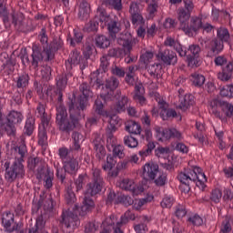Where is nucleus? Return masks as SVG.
<instances>
[{
    "label": "nucleus",
    "instance_id": "0e129e2a",
    "mask_svg": "<svg viewBox=\"0 0 233 233\" xmlns=\"http://www.w3.org/2000/svg\"><path fill=\"white\" fill-rule=\"evenodd\" d=\"M116 216L111 215L109 218H106L105 222L103 223V228L100 233H111L112 232V226H114V219Z\"/></svg>",
    "mask_w": 233,
    "mask_h": 233
},
{
    "label": "nucleus",
    "instance_id": "9d476101",
    "mask_svg": "<svg viewBox=\"0 0 233 233\" xmlns=\"http://www.w3.org/2000/svg\"><path fill=\"white\" fill-rule=\"evenodd\" d=\"M71 76H68L65 74H60L56 78V86H49L47 87L46 96H49V92L51 93V99H56L57 103H63V94L65 93V90L66 88V85H68V79H70Z\"/></svg>",
    "mask_w": 233,
    "mask_h": 233
},
{
    "label": "nucleus",
    "instance_id": "dca6fc26",
    "mask_svg": "<svg viewBox=\"0 0 233 233\" xmlns=\"http://www.w3.org/2000/svg\"><path fill=\"white\" fill-rule=\"evenodd\" d=\"M201 46L198 44H192L188 46L185 57H187V66L198 68L201 66Z\"/></svg>",
    "mask_w": 233,
    "mask_h": 233
},
{
    "label": "nucleus",
    "instance_id": "864d4df0",
    "mask_svg": "<svg viewBox=\"0 0 233 233\" xmlns=\"http://www.w3.org/2000/svg\"><path fill=\"white\" fill-rule=\"evenodd\" d=\"M35 128V120L32 117H29L25 120V125L24 127V135L25 136H32L34 134V130Z\"/></svg>",
    "mask_w": 233,
    "mask_h": 233
},
{
    "label": "nucleus",
    "instance_id": "052dcab7",
    "mask_svg": "<svg viewBox=\"0 0 233 233\" xmlns=\"http://www.w3.org/2000/svg\"><path fill=\"white\" fill-rule=\"evenodd\" d=\"M115 131H106V148L109 152H112V148L117 147L116 137H114Z\"/></svg>",
    "mask_w": 233,
    "mask_h": 233
},
{
    "label": "nucleus",
    "instance_id": "ddd939ff",
    "mask_svg": "<svg viewBox=\"0 0 233 233\" xmlns=\"http://www.w3.org/2000/svg\"><path fill=\"white\" fill-rule=\"evenodd\" d=\"M180 23L179 30H183L186 35L188 37H193L198 34L199 30L203 26V20L198 16H192L190 19L178 20ZM188 21L189 25H188Z\"/></svg>",
    "mask_w": 233,
    "mask_h": 233
},
{
    "label": "nucleus",
    "instance_id": "f704fd0d",
    "mask_svg": "<svg viewBox=\"0 0 233 233\" xmlns=\"http://www.w3.org/2000/svg\"><path fill=\"white\" fill-rule=\"evenodd\" d=\"M35 114H37V117L41 118V123L44 127L50 125V119L48 118V114H46V106L45 104L38 103Z\"/></svg>",
    "mask_w": 233,
    "mask_h": 233
},
{
    "label": "nucleus",
    "instance_id": "4c0bfd02",
    "mask_svg": "<svg viewBox=\"0 0 233 233\" xmlns=\"http://www.w3.org/2000/svg\"><path fill=\"white\" fill-rule=\"evenodd\" d=\"M95 46L100 50H106L110 46V38L104 35H96L94 39Z\"/></svg>",
    "mask_w": 233,
    "mask_h": 233
},
{
    "label": "nucleus",
    "instance_id": "39448f33",
    "mask_svg": "<svg viewBox=\"0 0 233 233\" xmlns=\"http://www.w3.org/2000/svg\"><path fill=\"white\" fill-rule=\"evenodd\" d=\"M79 92L82 93L78 97L76 96V93H73L68 96L67 103L74 104V106L76 108H78L82 110V112H85L86 110V107L88 106V99L91 97H94V92H92V88L90 87V85L86 82H83L79 86Z\"/></svg>",
    "mask_w": 233,
    "mask_h": 233
},
{
    "label": "nucleus",
    "instance_id": "b1692460",
    "mask_svg": "<svg viewBox=\"0 0 233 233\" xmlns=\"http://www.w3.org/2000/svg\"><path fill=\"white\" fill-rule=\"evenodd\" d=\"M157 58L164 65L170 66V65L177 64V55L170 49L161 50L157 53Z\"/></svg>",
    "mask_w": 233,
    "mask_h": 233
},
{
    "label": "nucleus",
    "instance_id": "c03bdc74",
    "mask_svg": "<svg viewBox=\"0 0 233 233\" xmlns=\"http://www.w3.org/2000/svg\"><path fill=\"white\" fill-rule=\"evenodd\" d=\"M160 117L163 119V121H168V119H175L177 117H179V121H181L182 119L181 115L177 114V112L174 108H167L165 110H161Z\"/></svg>",
    "mask_w": 233,
    "mask_h": 233
},
{
    "label": "nucleus",
    "instance_id": "79ce46f5",
    "mask_svg": "<svg viewBox=\"0 0 233 233\" xmlns=\"http://www.w3.org/2000/svg\"><path fill=\"white\" fill-rule=\"evenodd\" d=\"M233 74V61L227 62L226 66L223 67L222 73L218 74L220 81H228Z\"/></svg>",
    "mask_w": 233,
    "mask_h": 233
},
{
    "label": "nucleus",
    "instance_id": "f257e3e1",
    "mask_svg": "<svg viewBox=\"0 0 233 233\" xmlns=\"http://www.w3.org/2000/svg\"><path fill=\"white\" fill-rule=\"evenodd\" d=\"M103 188H105V178H103L101 169H92L91 182L86 185V189L84 193L83 205L79 210V216H86L88 212H92V210L96 208V203L94 202V199H92V197L97 196Z\"/></svg>",
    "mask_w": 233,
    "mask_h": 233
},
{
    "label": "nucleus",
    "instance_id": "4d7b16f0",
    "mask_svg": "<svg viewBox=\"0 0 233 233\" xmlns=\"http://www.w3.org/2000/svg\"><path fill=\"white\" fill-rule=\"evenodd\" d=\"M187 222L193 227H203L205 223L203 218H201V216H199L198 214L189 216L187 219Z\"/></svg>",
    "mask_w": 233,
    "mask_h": 233
},
{
    "label": "nucleus",
    "instance_id": "338daca9",
    "mask_svg": "<svg viewBox=\"0 0 233 233\" xmlns=\"http://www.w3.org/2000/svg\"><path fill=\"white\" fill-rule=\"evenodd\" d=\"M43 208L46 212H52V210H54V198H52V196L49 197H46L45 195L43 196Z\"/></svg>",
    "mask_w": 233,
    "mask_h": 233
},
{
    "label": "nucleus",
    "instance_id": "bf43d9fd",
    "mask_svg": "<svg viewBox=\"0 0 233 233\" xmlns=\"http://www.w3.org/2000/svg\"><path fill=\"white\" fill-rule=\"evenodd\" d=\"M127 105H128V97L122 96L116 104L115 110L117 114H121L127 110Z\"/></svg>",
    "mask_w": 233,
    "mask_h": 233
},
{
    "label": "nucleus",
    "instance_id": "5701e85b",
    "mask_svg": "<svg viewBox=\"0 0 233 233\" xmlns=\"http://www.w3.org/2000/svg\"><path fill=\"white\" fill-rule=\"evenodd\" d=\"M225 44L218 38H213L210 41L205 42V50L207 52V57H216L223 52Z\"/></svg>",
    "mask_w": 233,
    "mask_h": 233
},
{
    "label": "nucleus",
    "instance_id": "7c9ffc66",
    "mask_svg": "<svg viewBox=\"0 0 233 233\" xmlns=\"http://www.w3.org/2000/svg\"><path fill=\"white\" fill-rule=\"evenodd\" d=\"M46 128H48V126H39L37 135V143L44 152L48 148V135L46 133Z\"/></svg>",
    "mask_w": 233,
    "mask_h": 233
},
{
    "label": "nucleus",
    "instance_id": "4468645a",
    "mask_svg": "<svg viewBox=\"0 0 233 233\" xmlns=\"http://www.w3.org/2000/svg\"><path fill=\"white\" fill-rule=\"evenodd\" d=\"M134 76L135 75L126 74L125 81L129 86H135L133 99L143 106V105H147V98L145 97V86H143L142 83L136 84V78Z\"/></svg>",
    "mask_w": 233,
    "mask_h": 233
},
{
    "label": "nucleus",
    "instance_id": "423d86ee",
    "mask_svg": "<svg viewBox=\"0 0 233 233\" xmlns=\"http://www.w3.org/2000/svg\"><path fill=\"white\" fill-rule=\"evenodd\" d=\"M18 57L21 59L22 65L24 66H28L31 65L35 72L39 70V66H41V63H43V59H45L43 51H41V47L37 46H32V54L30 56H28V51L24 49L20 52Z\"/></svg>",
    "mask_w": 233,
    "mask_h": 233
},
{
    "label": "nucleus",
    "instance_id": "a18cd8bd",
    "mask_svg": "<svg viewBox=\"0 0 233 233\" xmlns=\"http://www.w3.org/2000/svg\"><path fill=\"white\" fill-rule=\"evenodd\" d=\"M94 50H96V47H94L93 46L87 45L84 46L82 51V66L88 67V59L92 57V54H94Z\"/></svg>",
    "mask_w": 233,
    "mask_h": 233
},
{
    "label": "nucleus",
    "instance_id": "13d9d810",
    "mask_svg": "<svg viewBox=\"0 0 233 233\" xmlns=\"http://www.w3.org/2000/svg\"><path fill=\"white\" fill-rule=\"evenodd\" d=\"M121 119H119V116L113 115L109 118V126L107 127V131L108 132H116L117 127H121V124L119 122Z\"/></svg>",
    "mask_w": 233,
    "mask_h": 233
},
{
    "label": "nucleus",
    "instance_id": "20e7f679",
    "mask_svg": "<svg viewBox=\"0 0 233 233\" xmlns=\"http://www.w3.org/2000/svg\"><path fill=\"white\" fill-rule=\"evenodd\" d=\"M15 151L17 152L18 157L15 158L12 165L10 162H5L4 167L5 168V179L7 183H14L15 179L25 177V157L28 154L26 144L23 141L19 146L15 147Z\"/></svg>",
    "mask_w": 233,
    "mask_h": 233
},
{
    "label": "nucleus",
    "instance_id": "09e8293b",
    "mask_svg": "<svg viewBox=\"0 0 233 233\" xmlns=\"http://www.w3.org/2000/svg\"><path fill=\"white\" fill-rule=\"evenodd\" d=\"M45 227V221L43 220V216H40L36 218L35 224L33 228H30L27 230L21 229L19 233H39V230L43 229Z\"/></svg>",
    "mask_w": 233,
    "mask_h": 233
},
{
    "label": "nucleus",
    "instance_id": "2eb2a0df",
    "mask_svg": "<svg viewBox=\"0 0 233 233\" xmlns=\"http://www.w3.org/2000/svg\"><path fill=\"white\" fill-rule=\"evenodd\" d=\"M63 48H65V41H63L61 35H54L49 45L43 48V52L46 54L45 61H54L56 52H59Z\"/></svg>",
    "mask_w": 233,
    "mask_h": 233
},
{
    "label": "nucleus",
    "instance_id": "a211bd4d",
    "mask_svg": "<svg viewBox=\"0 0 233 233\" xmlns=\"http://www.w3.org/2000/svg\"><path fill=\"white\" fill-rule=\"evenodd\" d=\"M117 86H119V79L116 76H111L109 79L106 80V84L100 93V97L103 99L104 103L114 99V94Z\"/></svg>",
    "mask_w": 233,
    "mask_h": 233
},
{
    "label": "nucleus",
    "instance_id": "aec40b11",
    "mask_svg": "<svg viewBox=\"0 0 233 233\" xmlns=\"http://www.w3.org/2000/svg\"><path fill=\"white\" fill-rule=\"evenodd\" d=\"M59 222L63 228L67 229V232H72L74 227L79 225V218L77 217V214L67 209L62 212Z\"/></svg>",
    "mask_w": 233,
    "mask_h": 233
},
{
    "label": "nucleus",
    "instance_id": "6e6d98bb",
    "mask_svg": "<svg viewBox=\"0 0 233 233\" xmlns=\"http://www.w3.org/2000/svg\"><path fill=\"white\" fill-rule=\"evenodd\" d=\"M102 5L105 6H110L116 10L117 12L123 10V3L122 0H101Z\"/></svg>",
    "mask_w": 233,
    "mask_h": 233
},
{
    "label": "nucleus",
    "instance_id": "ea45409f",
    "mask_svg": "<svg viewBox=\"0 0 233 233\" xmlns=\"http://www.w3.org/2000/svg\"><path fill=\"white\" fill-rule=\"evenodd\" d=\"M73 144L71 146V150H75V152H81V145L85 139H83V134L74 131L72 133Z\"/></svg>",
    "mask_w": 233,
    "mask_h": 233
},
{
    "label": "nucleus",
    "instance_id": "680f3d73",
    "mask_svg": "<svg viewBox=\"0 0 233 233\" xmlns=\"http://www.w3.org/2000/svg\"><path fill=\"white\" fill-rule=\"evenodd\" d=\"M192 83L194 86H198V88H201L205 85V76L199 74V73H193L191 75Z\"/></svg>",
    "mask_w": 233,
    "mask_h": 233
},
{
    "label": "nucleus",
    "instance_id": "f03ea898",
    "mask_svg": "<svg viewBox=\"0 0 233 233\" xmlns=\"http://www.w3.org/2000/svg\"><path fill=\"white\" fill-rule=\"evenodd\" d=\"M66 105L69 110V116L65 107L58 106L56 107V123L60 132L70 134V132H74L77 125H79V117H81V112H83V110L76 107L72 100L71 102H67Z\"/></svg>",
    "mask_w": 233,
    "mask_h": 233
},
{
    "label": "nucleus",
    "instance_id": "774afa93",
    "mask_svg": "<svg viewBox=\"0 0 233 233\" xmlns=\"http://www.w3.org/2000/svg\"><path fill=\"white\" fill-rule=\"evenodd\" d=\"M124 52H125V48L124 47L123 48L113 47V48H110L107 51V54L104 55V56H106L107 59H108V57L119 58V57H123Z\"/></svg>",
    "mask_w": 233,
    "mask_h": 233
},
{
    "label": "nucleus",
    "instance_id": "a878e982",
    "mask_svg": "<svg viewBox=\"0 0 233 233\" xmlns=\"http://www.w3.org/2000/svg\"><path fill=\"white\" fill-rule=\"evenodd\" d=\"M144 133L147 144L146 147L138 152V155L140 156V157H142V159H144V157H148V156H150L154 151V148H156V143L152 141V130L150 129V127L146 128Z\"/></svg>",
    "mask_w": 233,
    "mask_h": 233
},
{
    "label": "nucleus",
    "instance_id": "c9c22d12",
    "mask_svg": "<svg viewBox=\"0 0 233 233\" xmlns=\"http://www.w3.org/2000/svg\"><path fill=\"white\" fill-rule=\"evenodd\" d=\"M89 84L93 88H96V90H99L103 87H105V78H103V76L99 73H92L90 75V81Z\"/></svg>",
    "mask_w": 233,
    "mask_h": 233
},
{
    "label": "nucleus",
    "instance_id": "393cba45",
    "mask_svg": "<svg viewBox=\"0 0 233 233\" xmlns=\"http://www.w3.org/2000/svg\"><path fill=\"white\" fill-rule=\"evenodd\" d=\"M183 6L177 9L178 21L190 19L192 12H194V2L192 0H182Z\"/></svg>",
    "mask_w": 233,
    "mask_h": 233
},
{
    "label": "nucleus",
    "instance_id": "e2e57ef3",
    "mask_svg": "<svg viewBox=\"0 0 233 233\" xmlns=\"http://www.w3.org/2000/svg\"><path fill=\"white\" fill-rule=\"evenodd\" d=\"M88 176L86 173L80 174L78 177L75 180V186L76 188V192H80V190H83L85 186L86 185V177Z\"/></svg>",
    "mask_w": 233,
    "mask_h": 233
},
{
    "label": "nucleus",
    "instance_id": "0eeeda50",
    "mask_svg": "<svg viewBox=\"0 0 233 233\" xmlns=\"http://www.w3.org/2000/svg\"><path fill=\"white\" fill-rule=\"evenodd\" d=\"M210 110L213 116L220 121H227L228 117H233V105L228 101L215 98L210 102Z\"/></svg>",
    "mask_w": 233,
    "mask_h": 233
},
{
    "label": "nucleus",
    "instance_id": "69168bd1",
    "mask_svg": "<svg viewBox=\"0 0 233 233\" xmlns=\"http://www.w3.org/2000/svg\"><path fill=\"white\" fill-rule=\"evenodd\" d=\"M124 145L127 148H137L139 141L137 138L132 137V135L124 137Z\"/></svg>",
    "mask_w": 233,
    "mask_h": 233
},
{
    "label": "nucleus",
    "instance_id": "603ef678",
    "mask_svg": "<svg viewBox=\"0 0 233 233\" xmlns=\"http://www.w3.org/2000/svg\"><path fill=\"white\" fill-rule=\"evenodd\" d=\"M105 103L106 102H103V98L101 96L95 100L93 110L97 114V116H105Z\"/></svg>",
    "mask_w": 233,
    "mask_h": 233
},
{
    "label": "nucleus",
    "instance_id": "cd10ccee",
    "mask_svg": "<svg viewBox=\"0 0 233 233\" xmlns=\"http://www.w3.org/2000/svg\"><path fill=\"white\" fill-rule=\"evenodd\" d=\"M159 172V166L154 162L146 164L143 167V178L146 181L156 179V176Z\"/></svg>",
    "mask_w": 233,
    "mask_h": 233
},
{
    "label": "nucleus",
    "instance_id": "c756f323",
    "mask_svg": "<svg viewBox=\"0 0 233 233\" xmlns=\"http://www.w3.org/2000/svg\"><path fill=\"white\" fill-rule=\"evenodd\" d=\"M122 46L124 48V56H127L125 62L127 65H130V63H136L137 61V56H132L130 53L132 52V38L124 39Z\"/></svg>",
    "mask_w": 233,
    "mask_h": 233
},
{
    "label": "nucleus",
    "instance_id": "7ed1b4c3",
    "mask_svg": "<svg viewBox=\"0 0 233 233\" xmlns=\"http://www.w3.org/2000/svg\"><path fill=\"white\" fill-rule=\"evenodd\" d=\"M177 179L179 181V190L184 194H188L192 183H196V187L202 192H205L207 184L203 181H207V176L203 172V169L198 166H192L190 168L185 169L177 174Z\"/></svg>",
    "mask_w": 233,
    "mask_h": 233
},
{
    "label": "nucleus",
    "instance_id": "6ab92c4d",
    "mask_svg": "<svg viewBox=\"0 0 233 233\" xmlns=\"http://www.w3.org/2000/svg\"><path fill=\"white\" fill-rule=\"evenodd\" d=\"M15 59L12 58L8 53L0 54V76H12L15 72Z\"/></svg>",
    "mask_w": 233,
    "mask_h": 233
},
{
    "label": "nucleus",
    "instance_id": "1a4fd4ad",
    "mask_svg": "<svg viewBox=\"0 0 233 233\" xmlns=\"http://www.w3.org/2000/svg\"><path fill=\"white\" fill-rule=\"evenodd\" d=\"M100 23L106 26L109 37L116 39L121 30V23L117 16H111L106 14V10L101 9L97 12Z\"/></svg>",
    "mask_w": 233,
    "mask_h": 233
},
{
    "label": "nucleus",
    "instance_id": "c85d7f7f",
    "mask_svg": "<svg viewBox=\"0 0 233 233\" xmlns=\"http://www.w3.org/2000/svg\"><path fill=\"white\" fill-rule=\"evenodd\" d=\"M120 187L123 190H128L133 196H139L143 192V187L137 186L133 180L125 178L120 183Z\"/></svg>",
    "mask_w": 233,
    "mask_h": 233
},
{
    "label": "nucleus",
    "instance_id": "a19ab883",
    "mask_svg": "<svg viewBox=\"0 0 233 233\" xmlns=\"http://www.w3.org/2000/svg\"><path fill=\"white\" fill-rule=\"evenodd\" d=\"M147 72L151 76V77H154L155 79H159V77L163 76V65H161L160 63L149 65Z\"/></svg>",
    "mask_w": 233,
    "mask_h": 233
},
{
    "label": "nucleus",
    "instance_id": "f8f14e48",
    "mask_svg": "<svg viewBox=\"0 0 233 233\" xmlns=\"http://www.w3.org/2000/svg\"><path fill=\"white\" fill-rule=\"evenodd\" d=\"M156 138L163 143V141H170V139H177V141H183V133L176 127H161L157 126L155 127Z\"/></svg>",
    "mask_w": 233,
    "mask_h": 233
},
{
    "label": "nucleus",
    "instance_id": "72a5a7b5",
    "mask_svg": "<svg viewBox=\"0 0 233 233\" xmlns=\"http://www.w3.org/2000/svg\"><path fill=\"white\" fill-rule=\"evenodd\" d=\"M15 86L19 90H26L28 85H30V76L28 73L18 74L17 77L15 80Z\"/></svg>",
    "mask_w": 233,
    "mask_h": 233
},
{
    "label": "nucleus",
    "instance_id": "de8ad7c7",
    "mask_svg": "<svg viewBox=\"0 0 233 233\" xmlns=\"http://www.w3.org/2000/svg\"><path fill=\"white\" fill-rule=\"evenodd\" d=\"M215 39H218V41H221V43H228L230 41V33L228 32V29L227 27H218L217 29V37Z\"/></svg>",
    "mask_w": 233,
    "mask_h": 233
},
{
    "label": "nucleus",
    "instance_id": "bb28decb",
    "mask_svg": "<svg viewBox=\"0 0 233 233\" xmlns=\"http://www.w3.org/2000/svg\"><path fill=\"white\" fill-rule=\"evenodd\" d=\"M164 46L174 48V50L178 53L180 57H185V56H187V47L183 46L179 40H176V38L172 36H167L166 38V40L164 41Z\"/></svg>",
    "mask_w": 233,
    "mask_h": 233
},
{
    "label": "nucleus",
    "instance_id": "8fccbe9b",
    "mask_svg": "<svg viewBox=\"0 0 233 233\" xmlns=\"http://www.w3.org/2000/svg\"><path fill=\"white\" fill-rule=\"evenodd\" d=\"M126 131L129 134H135L136 136H137L141 134V126L139 125V123L134 120H129L126 124Z\"/></svg>",
    "mask_w": 233,
    "mask_h": 233
},
{
    "label": "nucleus",
    "instance_id": "4be33fe9",
    "mask_svg": "<svg viewBox=\"0 0 233 233\" xmlns=\"http://www.w3.org/2000/svg\"><path fill=\"white\" fill-rule=\"evenodd\" d=\"M15 216L11 211H5L2 213V226L6 232H21V225L17 222H14Z\"/></svg>",
    "mask_w": 233,
    "mask_h": 233
},
{
    "label": "nucleus",
    "instance_id": "2f4dec72",
    "mask_svg": "<svg viewBox=\"0 0 233 233\" xmlns=\"http://www.w3.org/2000/svg\"><path fill=\"white\" fill-rule=\"evenodd\" d=\"M83 33L79 29H74L73 36L72 35L68 34L66 41L69 44V46L76 48L77 45H81V43H83Z\"/></svg>",
    "mask_w": 233,
    "mask_h": 233
},
{
    "label": "nucleus",
    "instance_id": "5fc2aeb1",
    "mask_svg": "<svg viewBox=\"0 0 233 233\" xmlns=\"http://www.w3.org/2000/svg\"><path fill=\"white\" fill-rule=\"evenodd\" d=\"M91 145L93 147V150L95 148H99L101 147H105V140H103V137L99 133H94L91 137Z\"/></svg>",
    "mask_w": 233,
    "mask_h": 233
},
{
    "label": "nucleus",
    "instance_id": "9b49d317",
    "mask_svg": "<svg viewBox=\"0 0 233 233\" xmlns=\"http://www.w3.org/2000/svg\"><path fill=\"white\" fill-rule=\"evenodd\" d=\"M23 114L19 111L12 110L8 113L5 120L2 123V127L7 136L10 137H15V134L17 132L15 125H20V123L23 122Z\"/></svg>",
    "mask_w": 233,
    "mask_h": 233
},
{
    "label": "nucleus",
    "instance_id": "f3484780",
    "mask_svg": "<svg viewBox=\"0 0 233 233\" xmlns=\"http://www.w3.org/2000/svg\"><path fill=\"white\" fill-rule=\"evenodd\" d=\"M11 18H12V25L18 30V32H22L23 34H28L30 32H34L35 30V27L34 26V24H32L31 21L29 22H25L23 21L25 19V15L22 13L15 14L12 13L11 14Z\"/></svg>",
    "mask_w": 233,
    "mask_h": 233
},
{
    "label": "nucleus",
    "instance_id": "e433bc0d",
    "mask_svg": "<svg viewBox=\"0 0 233 233\" xmlns=\"http://www.w3.org/2000/svg\"><path fill=\"white\" fill-rule=\"evenodd\" d=\"M90 17V4L86 0H82L78 9V19L86 21Z\"/></svg>",
    "mask_w": 233,
    "mask_h": 233
},
{
    "label": "nucleus",
    "instance_id": "3c124183",
    "mask_svg": "<svg viewBox=\"0 0 233 233\" xmlns=\"http://www.w3.org/2000/svg\"><path fill=\"white\" fill-rule=\"evenodd\" d=\"M65 200L66 205H74L77 200L76 193H74V190L72 189V185L66 187Z\"/></svg>",
    "mask_w": 233,
    "mask_h": 233
},
{
    "label": "nucleus",
    "instance_id": "6e6552de",
    "mask_svg": "<svg viewBox=\"0 0 233 233\" xmlns=\"http://www.w3.org/2000/svg\"><path fill=\"white\" fill-rule=\"evenodd\" d=\"M55 168L56 170V176L57 179L62 185H65L66 184V173L71 176L77 174V170H79V161L74 157H68L64 161L63 167H60L59 164H57V166L55 164Z\"/></svg>",
    "mask_w": 233,
    "mask_h": 233
},
{
    "label": "nucleus",
    "instance_id": "37998d69",
    "mask_svg": "<svg viewBox=\"0 0 233 233\" xmlns=\"http://www.w3.org/2000/svg\"><path fill=\"white\" fill-rule=\"evenodd\" d=\"M116 165H117V158L115 157L112 154L106 155V160L102 165L103 170L106 172H114V168H116Z\"/></svg>",
    "mask_w": 233,
    "mask_h": 233
},
{
    "label": "nucleus",
    "instance_id": "412c9836",
    "mask_svg": "<svg viewBox=\"0 0 233 233\" xmlns=\"http://www.w3.org/2000/svg\"><path fill=\"white\" fill-rule=\"evenodd\" d=\"M36 179L44 181V187L46 190H50L54 187V171L50 167L40 166L36 169Z\"/></svg>",
    "mask_w": 233,
    "mask_h": 233
},
{
    "label": "nucleus",
    "instance_id": "58836bf2",
    "mask_svg": "<svg viewBox=\"0 0 233 233\" xmlns=\"http://www.w3.org/2000/svg\"><path fill=\"white\" fill-rule=\"evenodd\" d=\"M195 103L196 102L194 101V96L187 94L180 99L178 108H180V110H183V112H187V110L194 106Z\"/></svg>",
    "mask_w": 233,
    "mask_h": 233
},
{
    "label": "nucleus",
    "instance_id": "49530a36",
    "mask_svg": "<svg viewBox=\"0 0 233 233\" xmlns=\"http://www.w3.org/2000/svg\"><path fill=\"white\" fill-rule=\"evenodd\" d=\"M130 162L128 161V158L126 157L122 161L116 163V167L113 171H110L108 174L109 177H117L119 176V171L120 170H125L126 168L128 167V164Z\"/></svg>",
    "mask_w": 233,
    "mask_h": 233
},
{
    "label": "nucleus",
    "instance_id": "473e14b6",
    "mask_svg": "<svg viewBox=\"0 0 233 233\" xmlns=\"http://www.w3.org/2000/svg\"><path fill=\"white\" fill-rule=\"evenodd\" d=\"M70 63L74 65V66H77L79 65L80 70L83 72L85 68H87L86 66H83V56H81V52L77 51V49H74L69 54V57L67 59Z\"/></svg>",
    "mask_w": 233,
    "mask_h": 233
}]
</instances>
